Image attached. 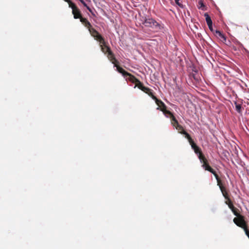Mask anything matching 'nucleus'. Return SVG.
<instances>
[{
  "mask_svg": "<svg viewBox=\"0 0 249 249\" xmlns=\"http://www.w3.org/2000/svg\"><path fill=\"white\" fill-rule=\"evenodd\" d=\"M143 24L146 27L151 28L156 32L161 31L163 29V26L153 18H146Z\"/></svg>",
  "mask_w": 249,
  "mask_h": 249,
  "instance_id": "f257e3e1",
  "label": "nucleus"
},
{
  "mask_svg": "<svg viewBox=\"0 0 249 249\" xmlns=\"http://www.w3.org/2000/svg\"><path fill=\"white\" fill-rule=\"evenodd\" d=\"M99 44L101 51L105 54H107L108 59L110 61L112 60L116 61V58L114 56V54L111 51L110 48L107 45V42H106L105 40L104 39V42L103 43V44L101 43H99Z\"/></svg>",
  "mask_w": 249,
  "mask_h": 249,
  "instance_id": "f03ea898",
  "label": "nucleus"
},
{
  "mask_svg": "<svg viewBox=\"0 0 249 249\" xmlns=\"http://www.w3.org/2000/svg\"><path fill=\"white\" fill-rule=\"evenodd\" d=\"M166 115H165L167 117H169L170 119L171 124L173 125V126L177 129L178 131H179L180 129H182L183 126L180 125L176 118L173 115V114L171 112H166Z\"/></svg>",
  "mask_w": 249,
  "mask_h": 249,
  "instance_id": "7ed1b4c3",
  "label": "nucleus"
},
{
  "mask_svg": "<svg viewBox=\"0 0 249 249\" xmlns=\"http://www.w3.org/2000/svg\"><path fill=\"white\" fill-rule=\"evenodd\" d=\"M88 30L90 35L95 40L102 44L104 42V38L92 27V26H91L88 29Z\"/></svg>",
  "mask_w": 249,
  "mask_h": 249,
  "instance_id": "20e7f679",
  "label": "nucleus"
},
{
  "mask_svg": "<svg viewBox=\"0 0 249 249\" xmlns=\"http://www.w3.org/2000/svg\"><path fill=\"white\" fill-rule=\"evenodd\" d=\"M233 222L239 227L242 228H245L248 226L247 223L245 220V217L242 215H240L234 218Z\"/></svg>",
  "mask_w": 249,
  "mask_h": 249,
  "instance_id": "39448f33",
  "label": "nucleus"
},
{
  "mask_svg": "<svg viewBox=\"0 0 249 249\" xmlns=\"http://www.w3.org/2000/svg\"><path fill=\"white\" fill-rule=\"evenodd\" d=\"M199 160L202 163V166L205 170L209 171L213 174H214L215 171L209 165L208 160L205 156H202V155L200 154V156H199Z\"/></svg>",
  "mask_w": 249,
  "mask_h": 249,
  "instance_id": "423d86ee",
  "label": "nucleus"
},
{
  "mask_svg": "<svg viewBox=\"0 0 249 249\" xmlns=\"http://www.w3.org/2000/svg\"><path fill=\"white\" fill-rule=\"evenodd\" d=\"M155 102L158 106L157 109L160 110L163 112L165 115H166V113H167L166 112H169V111L166 109L167 107L165 104L161 100L158 99L155 101Z\"/></svg>",
  "mask_w": 249,
  "mask_h": 249,
  "instance_id": "0eeeda50",
  "label": "nucleus"
},
{
  "mask_svg": "<svg viewBox=\"0 0 249 249\" xmlns=\"http://www.w3.org/2000/svg\"><path fill=\"white\" fill-rule=\"evenodd\" d=\"M111 62L114 64V66L116 68L118 72L121 73L124 78L126 77V75L128 74V72L118 65L119 63V61L116 59V61L112 60Z\"/></svg>",
  "mask_w": 249,
  "mask_h": 249,
  "instance_id": "6e6552de",
  "label": "nucleus"
},
{
  "mask_svg": "<svg viewBox=\"0 0 249 249\" xmlns=\"http://www.w3.org/2000/svg\"><path fill=\"white\" fill-rule=\"evenodd\" d=\"M213 34L222 42H225L226 41V36L220 31L218 30H215Z\"/></svg>",
  "mask_w": 249,
  "mask_h": 249,
  "instance_id": "1a4fd4ad",
  "label": "nucleus"
},
{
  "mask_svg": "<svg viewBox=\"0 0 249 249\" xmlns=\"http://www.w3.org/2000/svg\"><path fill=\"white\" fill-rule=\"evenodd\" d=\"M72 13L75 19L79 18L82 17L81 12L77 7L72 10Z\"/></svg>",
  "mask_w": 249,
  "mask_h": 249,
  "instance_id": "9d476101",
  "label": "nucleus"
},
{
  "mask_svg": "<svg viewBox=\"0 0 249 249\" xmlns=\"http://www.w3.org/2000/svg\"><path fill=\"white\" fill-rule=\"evenodd\" d=\"M126 80H129L132 83H136V82H138V79L136 78L133 75L128 72V74L126 75Z\"/></svg>",
  "mask_w": 249,
  "mask_h": 249,
  "instance_id": "9b49d317",
  "label": "nucleus"
},
{
  "mask_svg": "<svg viewBox=\"0 0 249 249\" xmlns=\"http://www.w3.org/2000/svg\"><path fill=\"white\" fill-rule=\"evenodd\" d=\"M178 133L184 135L185 136V137L188 140L189 142L193 141L190 135L186 131L184 130L183 127L182 128V129H180L179 131H178Z\"/></svg>",
  "mask_w": 249,
  "mask_h": 249,
  "instance_id": "f8f14e48",
  "label": "nucleus"
},
{
  "mask_svg": "<svg viewBox=\"0 0 249 249\" xmlns=\"http://www.w3.org/2000/svg\"><path fill=\"white\" fill-rule=\"evenodd\" d=\"M80 21L82 23V24L87 28L88 29L91 25L90 23L88 20V19L86 18H83L81 17V18H79Z\"/></svg>",
  "mask_w": 249,
  "mask_h": 249,
  "instance_id": "ddd939ff",
  "label": "nucleus"
},
{
  "mask_svg": "<svg viewBox=\"0 0 249 249\" xmlns=\"http://www.w3.org/2000/svg\"><path fill=\"white\" fill-rule=\"evenodd\" d=\"M136 85L135 86V88L136 87H137L139 89L142 90V91H145V90H147V87L143 86V84L138 79V82H136L135 83Z\"/></svg>",
  "mask_w": 249,
  "mask_h": 249,
  "instance_id": "4468645a",
  "label": "nucleus"
},
{
  "mask_svg": "<svg viewBox=\"0 0 249 249\" xmlns=\"http://www.w3.org/2000/svg\"><path fill=\"white\" fill-rule=\"evenodd\" d=\"M147 89L148 90H145L143 92L150 96L155 101L157 100L158 98L153 93L152 90L148 87H147Z\"/></svg>",
  "mask_w": 249,
  "mask_h": 249,
  "instance_id": "2eb2a0df",
  "label": "nucleus"
},
{
  "mask_svg": "<svg viewBox=\"0 0 249 249\" xmlns=\"http://www.w3.org/2000/svg\"><path fill=\"white\" fill-rule=\"evenodd\" d=\"M147 89L148 90H145L143 92L150 96L155 101L157 100L158 98L153 93L152 90L148 87H147Z\"/></svg>",
  "mask_w": 249,
  "mask_h": 249,
  "instance_id": "dca6fc26",
  "label": "nucleus"
},
{
  "mask_svg": "<svg viewBox=\"0 0 249 249\" xmlns=\"http://www.w3.org/2000/svg\"><path fill=\"white\" fill-rule=\"evenodd\" d=\"M147 89L148 90H145L143 92L150 96L155 101L157 100L158 98L153 93L152 90L148 87H147Z\"/></svg>",
  "mask_w": 249,
  "mask_h": 249,
  "instance_id": "f3484780",
  "label": "nucleus"
},
{
  "mask_svg": "<svg viewBox=\"0 0 249 249\" xmlns=\"http://www.w3.org/2000/svg\"><path fill=\"white\" fill-rule=\"evenodd\" d=\"M213 175H214L217 180V185L219 186L220 189L221 190V187L224 188L225 187L223 186V185H222L221 180L220 179L218 175L216 174V172L214 173V174Z\"/></svg>",
  "mask_w": 249,
  "mask_h": 249,
  "instance_id": "a211bd4d",
  "label": "nucleus"
},
{
  "mask_svg": "<svg viewBox=\"0 0 249 249\" xmlns=\"http://www.w3.org/2000/svg\"><path fill=\"white\" fill-rule=\"evenodd\" d=\"M220 190H221V192L225 199L230 198L229 194L228 193V192L226 190V189L225 187H224V188L221 187Z\"/></svg>",
  "mask_w": 249,
  "mask_h": 249,
  "instance_id": "6ab92c4d",
  "label": "nucleus"
},
{
  "mask_svg": "<svg viewBox=\"0 0 249 249\" xmlns=\"http://www.w3.org/2000/svg\"><path fill=\"white\" fill-rule=\"evenodd\" d=\"M195 153L198 155V157L199 159V156H200V154L202 155V156H204V155L202 153V151L200 148L198 146L196 147L195 149H194Z\"/></svg>",
  "mask_w": 249,
  "mask_h": 249,
  "instance_id": "aec40b11",
  "label": "nucleus"
},
{
  "mask_svg": "<svg viewBox=\"0 0 249 249\" xmlns=\"http://www.w3.org/2000/svg\"><path fill=\"white\" fill-rule=\"evenodd\" d=\"M225 203L228 205L230 209L232 208L233 207H234L232 202L230 198H229L228 199H226Z\"/></svg>",
  "mask_w": 249,
  "mask_h": 249,
  "instance_id": "412c9836",
  "label": "nucleus"
},
{
  "mask_svg": "<svg viewBox=\"0 0 249 249\" xmlns=\"http://www.w3.org/2000/svg\"><path fill=\"white\" fill-rule=\"evenodd\" d=\"M204 17H205V19H206L207 24H208V23L210 24V23L213 22L211 18V17L209 16V15H208V14L207 13H206L204 14Z\"/></svg>",
  "mask_w": 249,
  "mask_h": 249,
  "instance_id": "4be33fe9",
  "label": "nucleus"
},
{
  "mask_svg": "<svg viewBox=\"0 0 249 249\" xmlns=\"http://www.w3.org/2000/svg\"><path fill=\"white\" fill-rule=\"evenodd\" d=\"M231 210V211H232V212L233 213V214L236 216V217L238 216L239 215H241L239 213H238V210L234 207H233L232 208L230 209Z\"/></svg>",
  "mask_w": 249,
  "mask_h": 249,
  "instance_id": "5701e85b",
  "label": "nucleus"
},
{
  "mask_svg": "<svg viewBox=\"0 0 249 249\" xmlns=\"http://www.w3.org/2000/svg\"><path fill=\"white\" fill-rule=\"evenodd\" d=\"M198 8L201 9L202 10H206L205 6L202 0H200L198 2Z\"/></svg>",
  "mask_w": 249,
  "mask_h": 249,
  "instance_id": "b1692460",
  "label": "nucleus"
},
{
  "mask_svg": "<svg viewBox=\"0 0 249 249\" xmlns=\"http://www.w3.org/2000/svg\"><path fill=\"white\" fill-rule=\"evenodd\" d=\"M236 110L238 113H241L242 112V107L239 104H237L236 102L235 103Z\"/></svg>",
  "mask_w": 249,
  "mask_h": 249,
  "instance_id": "393cba45",
  "label": "nucleus"
},
{
  "mask_svg": "<svg viewBox=\"0 0 249 249\" xmlns=\"http://www.w3.org/2000/svg\"><path fill=\"white\" fill-rule=\"evenodd\" d=\"M68 3L69 4V7L72 9V10H73V9H74L77 7L76 5L74 3H73L71 0H70L68 2Z\"/></svg>",
  "mask_w": 249,
  "mask_h": 249,
  "instance_id": "a878e982",
  "label": "nucleus"
},
{
  "mask_svg": "<svg viewBox=\"0 0 249 249\" xmlns=\"http://www.w3.org/2000/svg\"><path fill=\"white\" fill-rule=\"evenodd\" d=\"M177 5H178L180 8H183V5L182 4V0H175Z\"/></svg>",
  "mask_w": 249,
  "mask_h": 249,
  "instance_id": "bb28decb",
  "label": "nucleus"
},
{
  "mask_svg": "<svg viewBox=\"0 0 249 249\" xmlns=\"http://www.w3.org/2000/svg\"><path fill=\"white\" fill-rule=\"evenodd\" d=\"M190 145L193 150L196 148V147H198V146L194 142V141H192L190 142Z\"/></svg>",
  "mask_w": 249,
  "mask_h": 249,
  "instance_id": "cd10ccee",
  "label": "nucleus"
},
{
  "mask_svg": "<svg viewBox=\"0 0 249 249\" xmlns=\"http://www.w3.org/2000/svg\"><path fill=\"white\" fill-rule=\"evenodd\" d=\"M208 26V27L210 29V30L213 33H214V32H215V31L213 29V22L212 23H210L207 24Z\"/></svg>",
  "mask_w": 249,
  "mask_h": 249,
  "instance_id": "c85d7f7f",
  "label": "nucleus"
},
{
  "mask_svg": "<svg viewBox=\"0 0 249 249\" xmlns=\"http://www.w3.org/2000/svg\"><path fill=\"white\" fill-rule=\"evenodd\" d=\"M82 4L87 8V9L91 13H92V10L87 5L85 1H82Z\"/></svg>",
  "mask_w": 249,
  "mask_h": 249,
  "instance_id": "c756f323",
  "label": "nucleus"
},
{
  "mask_svg": "<svg viewBox=\"0 0 249 249\" xmlns=\"http://www.w3.org/2000/svg\"><path fill=\"white\" fill-rule=\"evenodd\" d=\"M245 233H246V235L248 237V238H249V231L248 229V226H247L246 227H245V228H244L243 229Z\"/></svg>",
  "mask_w": 249,
  "mask_h": 249,
  "instance_id": "7c9ffc66",
  "label": "nucleus"
},
{
  "mask_svg": "<svg viewBox=\"0 0 249 249\" xmlns=\"http://www.w3.org/2000/svg\"><path fill=\"white\" fill-rule=\"evenodd\" d=\"M81 3L82 1H84V0H79ZM86 1L90 2V0H85Z\"/></svg>",
  "mask_w": 249,
  "mask_h": 249,
  "instance_id": "2f4dec72",
  "label": "nucleus"
},
{
  "mask_svg": "<svg viewBox=\"0 0 249 249\" xmlns=\"http://www.w3.org/2000/svg\"><path fill=\"white\" fill-rule=\"evenodd\" d=\"M65 1L68 2L70 0H64Z\"/></svg>",
  "mask_w": 249,
  "mask_h": 249,
  "instance_id": "473e14b6",
  "label": "nucleus"
}]
</instances>
